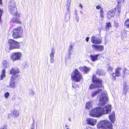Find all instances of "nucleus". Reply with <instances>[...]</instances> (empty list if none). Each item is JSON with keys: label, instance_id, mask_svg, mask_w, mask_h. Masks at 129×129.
<instances>
[{"label": "nucleus", "instance_id": "obj_41", "mask_svg": "<svg viewBox=\"0 0 129 129\" xmlns=\"http://www.w3.org/2000/svg\"><path fill=\"white\" fill-rule=\"evenodd\" d=\"M0 129H7V127L5 126H3L0 128Z\"/></svg>", "mask_w": 129, "mask_h": 129}, {"label": "nucleus", "instance_id": "obj_11", "mask_svg": "<svg viewBox=\"0 0 129 129\" xmlns=\"http://www.w3.org/2000/svg\"><path fill=\"white\" fill-rule=\"evenodd\" d=\"M121 70V68L120 67H118L115 69V73H112V79L115 80L116 79V76L118 77L121 75L120 71Z\"/></svg>", "mask_w": 129, "mask_h": 129}, {"label": "nucleus", "instance_id": "obj_9", "mask_svg": "<svg viewBox=\"0 0 129 129\" xmlns=\"http://www.w3.org/2000/svg\"><path fill=\"white\" fill-rule=\"evenodd\" d=\"M22 56V54L21 52H15L12 53L11 54V58L13 61L17 60H20Z\"/></svg>", "mask_w": 129, "mask_h": 129}, {"label": "nucleus", "instance_id": "obj_37", "mask_svg": "<svg viewBox=\"0 0 129 129\" xmlns=\"http://www.w3.org/2000/svg\"><path fill=\"white\" fill-rule=\"evenodd\" d=\"M114 24L116 28H118L119 27V24L118 23L115 21Z\"/></svg>", "mask_w": 129, "mask_h": 129}, {"label": "nucleus", "instance_id": "obj_15", "mask_svg": "<svg viewBox=\"0 0 129 129\" xmlns=\"http://www.w3.org/2000/svg\"><path fill=\"white\" fill-rule=\"evenodd\" d=\"M19 73V69L17 67L12 68L10 71V74H13V75H18V76L19 75L18 74H16Z\"/></svg>", "mask_w": 129, "mask_h": 129}, {"label": "nucleus", "instance_id": "obj_25", "mask_svg": "<svg viewBox=\"0 0 129 129\" xmlns=\"http://www.w3.org/2000/svg\"><path fill=\"white\" fill-rule=\"evenodd\" d=\"M103 70L100 69H98L96 72V74L99 75H103L104 74V73Z\"/></svg>", "mask_w": 129, "mask_h": 129}, {"label": "nucleus", "instance_id": "obj_5", "mask_svg": "<svg viewBox=\"0 0 129 129\" xmlns=\"http://www.w3.org/2000/svg\"><path fill=\"white\" fill-rule=\"evenodd\" d=\"M97 127L103 129H112V124L111 122L107 120H103L98 123Z\"/></svg>", "mask_w": 129, "mask_h": 129}, {"label": "nucleus", "instance_id": "obj_17", "mask_svg": "<svg viewBox=\"0 0 129 129\" xmlns=\"http://www.w3.org/2000/svg\"><path fill=\"white\" fill-rule=\"evenodd\" d=\"M86 122L88 124L94 125L96 123V120L94 119L88 118L87 119Z\"/></svg>", "mask_w": 129, "mask_h": 129}, {"label": "nucleus", "instance_id": "obj_52", "mask_svg": "<svg viewBox=\"0 0 129 129\" xmlns=\"http://www.w3.org/2000/svg\"><path fill=\"white\" fill-rule=\"evenodd\" d=\"M118 11H119V12H120V11H119V10H118Z\"/></svg>", "mask_w": 129, "mask_h": 129}, {"label": "nucleus", "instance_id": "obj_31", "mask_svg": "<svg viewBox=\"0 0 129 129\" xmlns=\"http://www.w3.org/2000/svg\"><path fill=\"white\" fill-rule=\"evenodd\" d=\"M113 70V68L111 67H109L108 68V72L110 74H111Z\"/></svg>", "mask_w": 129, "mask_h": 129}, {"label": "nucleus", "instance_id": "obj_3", "mask_svg": "<svg viewBox=\"0 0 129 129\" xmlns=\"http://www.w3.org/2000/svg\"><path fill=\"white\" fill-rule=\"evenodd\" d=\"M71 77L73 81L78 82L82 79V77L80 72L77 69H76L72 72Z\"/></svg>", "mask_w": 129, "mask_h": 129}, {"label": "nucleus", "instance_id": "obj_38", "mask_svg": "<svg viewBox=\"0 0 129 129\" xmlns=\"http://www.w3.org/2000/svg\"><path fill=\"white\" fill-rule=\"evenodd\" d=\"M29 94L30 95H34L35 93L32 90H31L30 91Z\"/></svg>", "mask_w": 129, "mask_h": 129}, {"label": "nucleus", "instance_id": "obj_6", "mask_svg": "<svg viewBox=\"0 0 129 129\" xmlns=\"http://www.w3.org/2000/svg\"><path fill=\"white\" fill-rule=\"evenodd\" d=\"M12 36L13 38L17 39L21 37L23 35V29L20 26L14 28L12 31Z\"/></svg>", "mask_w": 129, "mask_h": 129}, {"label": "nucleus", "instance_id": "obj_47", "mask_svg": "<svg viewBox=\"0 0 129 129\" xmlns=\"http://www.w3.org/2000/svg\"><path fill=\"white\" fill-rule=\"evenodd\" d=\"M86 129H92L90 127H87Z\"/></svg>", "mask_w": 129, "mask_h": 129}, {"label": "nucleus", "instance_id": "obj_1", "mask_svg": "<svg viewBox=\"0 0 129 129\" xmlns=\"http://www.w3.org/2000/svg\"><path fill=\"white\" fill-rule=\"evenodd\" d=\"M92 80L93 84L90 85L89 88L92 89L96 87L99 88H98L97 90L93 91L91 93L92 97H94L98 93H99V95H100L99 96V104L100 105L103 106L108 100L107 92L103 90V88L101 87L102 81L101 79L97 78L95 75H93Z\"/></svg>", "mask_w": 129, "mask_h": 129}, {"label": "nucleus", "instance_id": "obj_39", "mask_svg": "<svg viewBox=\"0 0 129 129\" xmlns=\"http://www.w3.org/2000/svg\"><path fill=\"white\" fill-rule=\"evenodd\" d=\"M128 49L127 48H124L123 49V52H126L127 51Z\"/></svg>", "mask_w": 129, "mask_h": 129}, {"label": "nucleus", "instance_id": "obj_16", "mask_svg": "<svg viewBox=\"0 0 129 129\" xmlns=\"http://www.w3.org/2000/svg\"><path fill=\"white\" fill-rule=\"evenodd\" d=\"M78 69L81 71L83 72L85 74L87 73L91 70L90 68L86 66L80 67Z\"/></svg>", "mask_w": 129, "mask_h": 129}, {"label": "nucleus", "instance_id": "obj_53", "mask_svg": "<svg viewBox=\"0 0 129 129\" xmlns=\"http://www.w3.org/2000/svg\"><path fill=\"white\" fill-rule=\"evenodd\" d=\"M33 121H34V119H33Z\"/></svg>", "mask_w": 129, "mask_h": 129}, {"label": "nucleus", "instance_id": "obj_46", "mask_svg": "<svg viewBox=\"0 0 129 129\" xmlns=\"http://www.w3.org/2000/svg\"><path fill=\"white\" fill-rule=\"evenodd\" d=\"M11 117V115L10 114H8V117L9 118H10Z\"/></svg>", "mask_w": 129, "mask_h": 129}, {"label": "nucleus", "instance_id": "obj_30", "mask_svg": "<svg viewBox=\"0 0 129 129\" xmlns=\"http://www.w3.org/2000/svg\"><path fill=\"white\" fill-rule=\"evenodd\" d=\"M13 114L14 116L17 117L18 116L19 114V112L16 110H15L13 112Z\"/></svg>", "mask_w": 129, "mask_h": 129}, {"label": "nucleus", "instance_id": "obj_14", "mask_svg": "<svg viewBox=\"0 0 129 129\" xmlns=\"http://www.w3.org/2000/svg\"><path fill=\"white\" fill-rule=\"evenodd\" d=\"M116 8H114L108 12L107 16L108 19H110L114 16L116 11Z\"/></svg>", "mask_w": 129, "mask_h": 129}, {"label": "nucleus", "instance_id": "obj_23", "mask_svg": "<svg viewBox=\"0 0 129 129\" xmlns=\"http://www.w3.org/2000/svg\"><path fill=\"white\" fill-rule=\"evenodd\" d=\"M55 53V51L54 48V47H53L51 49V51L50 54V57L54 58Z\"/></svg>", "mask_w": 129, "mask_h": 129}, {"label": "nucleus", "instance_id": "obj_8", "mask_svg": "<svg viewBox=\"0 0 129 129\" xmlns=\"http://www.w3.org/2000/svg\"><path fill=\"white\" fill-rule=\"evenodd\" d=\"M18 75H13L10 80L9 85L7 86L8 88H14L16 87V80L18 79Z\"/></svg>", "mask_w": 129, "mask_h": 129}, {"label": "nucleus", "instance_id": "obj_20", "mask_svg": "<svg viewBox=\"0 0 129 129\" xmlns=\"http://www.w3.org/2000/svg\"><path fill=\"white\" fill-rule=\"evenodd\" d=\"M99 55V54L90 55V58L93 61H95L98 60V57Z\"/></svg>", "mask_w": 129, "mask_h": 129}, {"label": "nucleus", "instance_id": "obj_50", "mask_svg": "<svg viewBox=\"0 0 129 129\" xmlns=\"http://www.w3.org/2000/svg\"><path fill=\"white\" fill-rule=\"evenodd\" d=\"M69 120L70 122L71 121V119L70 118H69Z\"/></svg>", "mask_w": 129, "mask_h": 129}, {"label": "nucleus", "instance_id": "obj_43", "mask_svg": "<svg viewBox=\"0 0 129 129\" xmlns=\"http://www.w3.org/2000/svg\"><path fill=\"white\" fill-rule=\"evenodd\" d=\"M89 39V37H87L86 39V41L87 42H88Z\"/></svg>", "mask_w": 129, "mask_h": 129}, {"label": "nucleus", "instance_id": "obj_51", "mask_svg": "<svg viewBox=\"0 0 129 129\" xmlns=\"http://www.w3.org/2000/svg\"><path fill=\"white\" fill-rule=\"evenodd\" d=\"M122 1V2H123L124 1V0H122V1H121V2Z\"/></svg>", "mask_w": 129, "mask_h": 129}, {"label": "nucleus", "instance_id": "obj_7", "mask_svg": "<svg viewBox=\"0 0 129 129\" xmlns=\"http://www.w3.org/2000/svg\"><path fill=\"white\" fill-rule=\"evenodd\" d=\"M8 43L10 46V49H19L20 45V43L12 39H9Z\"/></svg>", "mask_w": 129, "mask_h": 129}, {"label": "nucleus", "instance_id": "obj_12", "mask_svg": "<svg viewBox=\"0 0 129 129\" xmlns=\"http://www.w3.org/2000/svg\"><path fill=\"white\" fill-rule=\"evenodd\" d=\"M91 42L94 44H100L101 43V40L95 36L92 37L91 38Z\"/></svg>", "mask_w": 129, "mask_h": 129}, {"label": "nucleus", "instance_id": "obj_22", "mask_svg": "<svg viewBox=\"0 0 129 129\" xmlns=\"http://www.w3.org/2000/svg\"><path fill=\"white\" fill-rule=\"evenodd\" d=\"M129 74V71L126 68L124 69L123 72V74L122 77L125 78Z\"/></svg>", "mask_w": 129, "mask_h": 129}, {"label": "nucleus", "instance_id": "obj_18", "mask_svg": "<svg viewBox=\"0 0 129 129\" xmlns=\"http://www.w3.org/2000/svg\"><path fill=\"white\" fill-rule=\"evenodd\" d=\"M115 115L114 112L113 111L110 113L109 116V119L112 122H114L115 120Z\"/></svg>", "mask_w": 129, "mask_h": 129}, {"label": "nucleus", "instance_id": "obj_42", "mask_svg": "<svg viewBox=\"0 0 129 129\" xmlns=\"http://www.w3.org/2000/svg\"><path fill=\"white\" fill-rule=\"evenodd\" d=\"M2 14V12L0 9V22L1 21V18Z\"/></svg>", "mask_w": 129, "mask_h": 129}, {"label": "nucleus", "instance_id": "obj_32", "mask_svg": "<svg viewBox=\"0 0 129 129\" xmlns=\"http://www.w3.org/2000/svg\"><path fill=\"white\" fill-rule=\"evenodd\" d=\"M124 25L127 26V27L129 28V19L126 20L125 21Z\"/></svg>", "mask_w": 129, "mask_h": 129}, {"label": "nucleus", "instance_id": "obj_10", "mask_svg": "<svg viewBox=\"0 0 129 129\" xmlns=\"http://www.w3.org/2000/svg\"><path fill=\"white\" fill-rule=\"evenodd\" d=\"M92 46L94 50L96 52H102L104 50V47L103 45H92Z\"/></svg>", "mask_w": 129, "mask_h": 129}, {"label": "nucleus", "instance_id": "obj_35", "mask_svg": "<svg viewBox=\"0 0 129 129\" xmlns=\"http://www.w3.org/2000/svg\"><path fill=\"white\" fill-rule=\"evenodd\" d=\"M10 95V93L9 92H6L5 94V97L6 98H8Z\"/></svg>", "mask_w": 129, "mask_h": 129}, {"label": "nucleus", "instance_id": "obj_21", "mask_svg": "<svg viewBox=\"0 0 129 129\" xmlns=\"http://www.w3.org/2000/svg\"><path fill=\"white\" fill-rule=\"evenodd\" d=\"M93 105V103L92 102H88L86 104L85 108L89 109Z\"/></svg>", "mask_w": 129, "mask_h": 129}, {"label": "nucleus", "instance_id": "obj_44", "mask_svg": "<svg viewBox=\"0 0 129 129\" xmlns=\"http://www.w3.org/2000/svg\"><path fill=\"white\" fill-rule=\"evenodd\" d=\"M78 7H80L81 8H82L83 7V6L81 4H80L78 6Z\"/></svg>", "mask_w": 129, "mask_h": 129}, {"label": "nucleus", "instance_id": "obj_29", "mask_svg": "<svg viewBox=\"0 0 129 129\" xmlns=\"http://www.w3.org/2000/svg\"><path fill=\"white\" fill-rule=\"evenodd\" d=\"M100 17L101 18H104V12L102 8L100 10Z\"/></svg>", "mask_w": 129, "mask_h": 129}, {"label": "nucleus", "instance_id": "obj_34", "mask_svg": "<svg viewBox=\"0 0 129 129\" xmlns=\"http://www.w3.org/2000/svg\"><path fill=\"white\" fill-rule=\"evenodd\" d=\"M122 37L124 38H126L127 37V34L126 33H123L122 34Z\"/></svg>", "mask_w": 129, "mask_h": 129}, {"label": "nucleus", "instance_id": "obj_13", "mask_svg": "<svg viewBox=\"0 0 129 129\" xmlns=\"http://www.w3.org/2000/svg\"><path fill=\"white\" fill-rule=\"evenodd\" d=\"M16 17H13L12 19V21L14 22L17 23H21V21L20 20V14H18L15 16Z\"/></svg>", "mask_w": 129, "mask_h": 129}, {"label": "nucleus", "instance_id": "obj_48", "mask_svg": "<svg viewBox=\"0 0 129 129\" xmlns=\"http://www.w3.org/2000/svg\"><path fill=\"white\" fill-rule=\"evenodd\" d=\"M2 3V0H0V4H1Z\"/></svg>", "mask_w": 129, "mask_h": 129}, {"label": "nucleus", "instance_id": "obj_26", "mask_svg": "<svg viewBox=\"0 0 129 129\" xmlns=\"http://www.w3.org/2000/svg\"><path fill=\"white\" fill-rule=\"evenodd\" d=\"M71 2V0H67V10L69 11L70 9V7Z\"/></svg>", "mask_w": 129, "mask_h": 129}, {"label": "nucleus", "instance_id": "obj_36", "mask_svg": "<svg viewBox=\"0 0 129 129\" xmlns=\"http://www.w3.org/2000/svg\"><path fill=\"white\" fill-rule=\"evenodd\" d=\"M54 61V58H50V61L51 63H53Z\"/></svg>", "mask_w": 129, "mask_h": 129}, {"label": "nucleus", "instance_id": "obj_40", "mask_svg": "<svg viewBox=\"0 0 129 129\" xmlns=\"http://www.w3.org/2000/svg\"><path fill=\"white\" fill-rule=\"evenodd\" d=\"M96 9L98 10L99 9H101L102 8L99 5H97V6H96Z\"/></svg>", "mask_w": 129, "mask_h": 129}, {"label": "nucleus", "instance_id": "obj_45", "mask_svg": "<svg viewBox=\"0 0 129 129\" xmlns=\"http://www.w3.org/2000/svg\"><path fill=\"white\" fill-rule=\"evenodd\" d=\"M65 127L66 129H69V128H68V125L66 124H65Z\"/></svg>", "mask_w": 129, "mask_h": 129}, {"label": "nucleus", "instance_id": "obj_19", "mask_svg": "<svg viewBox=\"0 0 129 129\" xmlns=\"http://www.w3.org/2000/svg\"><path fill=\"white\" fill-rule=\"evenodd\" d=\"M129 88V85L126 82H124L123 84V92L125 95H126V91Z\"/></svg>", "mask_w": 129, "mask_h": 129}, {"label": "nucleus", "instance_id": "obj_33", "mask_svg": "<svg viewBox=\"0 0 129 129\" xmlns=\"http://www.w3.org/2000/svg\"><path fill=\"white\" fill-rule=\"evenodd\" d=\"M111 26V25L110 22H108L106 23V28L108 29L109 27Z\"/></svg>", "mask_w": 129, "mask_h": 129}, {"label": "nucleus", "instance_id": "obj_24", "mask_svg": "<svg viewBox=\"0 0 129 129\" xmlns=\"http://www.w3.org/2000/svg\"><path fill=\"white\" fill-rule=\"evenodd\" d=\"M6 71L5 70H3L2 72L1 75L0 77V79L1 80L3 79L6 76L5 75Z\"/></svg>", "mask_w": 129, "mask_h": 129}, {"label": "nucleus", "instance_id": "obj_49", "mask_svg": "<svg viewBox=\"0 0 129 129\" xmlns=\"http://www.w3.org/2000/svg\"><path fill=\"white\" fill-rule=\"evenodd\" d=\"M31 129H34V127L33 126L31 128Z\"/></svg>", "mask_w": 129, "mask_h": 129}, {"label": "nucleus", "instance_id": "obj_4", "mask_svg": "<svg viewBox=\"0 0 129 129\" xmlns=\"http://www.w3.org/2000/svg\"><path fill=\"white\" fill-rule=\"evenodd\" d=\"M9 11L13 16H16L17 14V10L15 2L14 1L10 2L9 6Z\"/></svg>", "mask_w": 129, "mask_h": 129}, {"label": "nucleus", "instance_id": "obj_2", "mask_svg": "<svg viewBox=\"0 0 129 129\" xmlns=\"http://www.w3.org/2000/svg\"><path fill=\"white\" fill-rule=\"evenodd\" d=\"M111 105H108L104 108L101 107H96L90 111V115L92 117H100L104 114H106L111 111Z\"/></svg>", "mask_w": 129, "mask_h": 129}, {"label": "nucleus", "instance_id": "obj_28", "mask_svg": "<svg viewBox=\"0 0 129 129\" xmlns=\"http://www.w3.org/2000/svg\"><path fill=\"white\" fill-rule=\"evenodd\" d=\"M73 49V46L72 45H70L68 49V53L69 55L70 56L72 54V51Z\"/></svg>", "mask_w": 129, "mask_h": 129}, {"label": "nucleus", "instance_id": "obj_27", "mask_svg": "<svg viewBox=\"0 0 129 129\" xmlns=\"http://www.w3.org/2000/svg\"><path fill=\"white\" fill-rule=\"evenodd\" d=\"M3 66L5 68L8 67L9 65L8 62L6 60H4L3 62Z\"/></svg>", "mask_w": 129, "mask_h": 129}]
</instances>
